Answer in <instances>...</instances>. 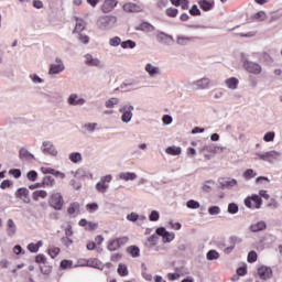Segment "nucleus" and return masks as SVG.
<instances>
[{
    "mask_svg": "<svg viewBox=\"0 0 282 282\" xmlns=\"http://www.w3.org/2000/svg\"><path fill=\"white\" fill-rule=\"evenodd\" d=\"M68 215H74L75 213H80V204L79 203H73L69 205L67 209Z\"/></svg>",
    "mask_w": 282,
    "mask_h": 282,
    "instance_id": "obj_33",
    "label": "nucleus"
},
{
    "mask_svg": "<svg viewBox=\"0 0 282 282\" xmlns=\"http://www.w3.org/2000/svg\"><path fill=\"white\" fill-rule=\"evenodd\" d=\"M17 197L22 199L24 204H30V191H28L25 187H21L17 191Z\"/></svg>",
    "mask_w": 282,
    "mask_h": 282,
    "instance_id": "obj_17",
    "label": "nucleus"
},
{
    "mask_svg": "<svg viewBox=\"0 0 282 282\" xmlns=\"http://www.w3.org/2000/svg\"><path fill=\"white\" fill-rule=\"evenodd\" d=\"M220 254L217 252V250H209L206 254V258L208 261H217L219 259Z\"/></svg>",
    "mask_w": 282,
    "mask_h": 282,
    "instance_id": "obj_34",
    "label": "nucleus"
},
{
    "mask_svg": "<svg viewBox=\"0 0 282 282\" xmlns=\"http://www.w3.org/2000/svg\"><path fill=\"white\" fill-rule=\"evenodd\" d=\"M118 177L123 182H135V180H138V174H135V172H121Z\"/></svg>",
    "mask_w": 282,
    "mask_h": 282,
    "instance_id": "obj_16",
    "label": "nucleus"
},
{
    "mask_svg": "<svg viewBox=\"0 0 282 282\" xmlns=\"http://www.w3.org/2000/svg\"><path fill=\"white\" fill-rule=\"evenodd\" d=\"M72 265H73L72 260H62L61 262V268H63V270H67L72 268Z\"/></svg>",
    "mask_w": 282,
    "mask_h": 282,
    "instance_id": "obj_57",
    "label": "nucleus"
},
{
    "mask_svg": "<svg viewBox=\"0 0 282 282\" xmlns=\"http://www.w3.org/2000/svg\"><path fill=\"white\" fill-rule=\"evenodd\" d=\"M218 184L220 186V188H235V186H237V180L235 178H230V177H223L219 178Z\"/></svg>",
    "mask_w": 282,
    "mask_h": 282,
    "instance_id": "obj_10",
    "label": "nucleus"
},
{
    "mask_svg": "<svg viewBox=\"0 0 282 282\" xmlns=\"http://www.w3.org/2000/svg\"><path fill=\"white\" fill-rule=\"evenodd\" d=\"M35 261H36V263H42V265L47 263V259H45V256H43V254H37L35 257Z\"/></svg>",
    "mask_w": 282,
    "mask_h": 282,
    "instance_id": "obj_60",
    "label": "nucleus"
},
{
    "mask_svg": "<svg viewBox=\"0 0 282 282\" xmlns=\"http://www.w3.org/2000/svg\"><path fill=\"white\" fill-rule=\"evenodd\" d=\"M122 40L118 36L111 37L109 40V45H111V47H118V45H121Z\"/></svg>",
    "mask_w": 282,
    "mask_h": 282,
    "instance_id": "obj_42",
    "label": "nucleus"
},
{
    "mask_svg": "<svg viewBox=\"0 0 282 282\" xmlns=\"http://www.w3.org/2000/svg\"><path fill=\"white\" fill-rule=\"evenodd\" d=\"M118 23V17L116 15H101L97 20V28L99 30H111L113 25Z\"/></svg>",
    "mask_w": 282,
    "mask_h": 282,
    "instance_id": "obj_1",
    "label": "nucleus"
},
{
    "mask_svg": "<svg viewBox=\"0 0 282 282\" xmlns=\"http://www.w3.org/2000/svg\"><path fill=\"white\" fill-rule=\"evenodd\" d=\"M192 85L194 86V89H208V87H210V79L203 77L193 82Z\"/></svg>",
    "mask_w": 282,
    "mask_h": 282,
    "instance_id": "obj_11",
    "label": "nucleus"
},
{
    "mask_svg": "<svg viewBox=\"0 0 282 282\" xmlns=\"http://www.w3.org/2000/svg\"><path fill=\"white\" fill-rule=\"evenodd\" d=\"M133 106L130 104L122 105L119 109V113H121V122L129 124V122L133 118Z\"/></svg>",
    "mask_w": 282,
    "mask_h": 282,
    "instance_id": "obj_2",
    "label": "nucleus"
},
{
    "mask_svg": "<svg viewBox=\"0 0 282 282\" xmlns=\"http://www.w3.org/2000/svg\"><path fill=\"white\" fill-rule=\"evenodd\" d=\"M68 105H72L73 107H78L80 105H85L86 100L85 98L78 97L76 94H70L67 99Z\"/></svg>",
    "mask_w": 282,
    "mask_h": 282,
    "instance_id": "obj_12",
    "label": "nucleus"
},
{
    "mask_svg": "<svg viewBox=\"0 0 282 282\" xmlns=\"http://www.w3.org/2000/svg\"><path fill=\"white\" fill-rule=\"evenodd\" d=\"M52 102H56L58 100H63V95L61 93H52L50 96Z\"/></svg>",
    "mask_w": 282,
    "mask_h": 282,
    "instance_id": "obj_51",
    "label": "nucleus"
},
{
    "mask_svg": "<svg viewBox=\"0 0 282 282\" xmlns=\"http://www.w3.org/2000/svg\"><path fill=\"white\" fill-rule=\"evenodd\" d=\"M225 84L227 85L228 89H237V87L239 85V79H237L235 77H230L225 80Z\"/></svg>",
    "mask_w": 282,
    "mask_h": 282,
    "instance_id": "obj_27",
    "label": "nucleus"
},
{
    "mask_svg": "<svg viewBox=\"0 0 282 282\" xmlns=\"http://www.w3.org/2000/svg\"><path fill=\"white\" fill-rule=\"evenodd\" d=\"M54 178L52 176H44L42 180V186H47L48 188H52L54 186Z\"/></svg>",
    "mask_w": 282,
    "mask_h": 282,
    "instance_id": "obj_35",
    "label": "nucleus"
},
{
    "mask_svg": "<svg viewBox=\"0 0 282 282\" xmlns=\"http://www.w3.org/2000/svg\"><path fill=\"white\" fill-rule=\"evenodd\" d=\"M257 274L262 281H269L272 276V269L265 265L258 268Z\"/></svg>",
    "mask_w": 282,
    "mask_h": 282,
    "instance_id": "obj_9",
    "label": "nucleus"
},
{
    "mask_svg": "<svg viewBox=\"0 0 282 282\" xmlns=\"http://www.w3.org/2000/svg\"><path fill=\"white\" fill-rule=\"evenodd\" d=\"M209 215H219L221 213V208L219 206H212L208 208Z\"/></svg>",
    "mask_w": 282,
    "mask_h": 282,
    "instance_id": "obj_55",
    "label": "nucleus"
},
{
    "mask_svg": "<svg viewBox=\"0 0 282 282\" xmlns=\"http://www.w3.org/2000/svg\"><path fill=\"white\" fill-rule=\"evenodd\" d=\"M150 221H158L160 219V212L152 210L149 216Z\"/></svg>",
    "mask_w": 282,
    "mask_h": 282,
    "instance_id": "obj_50",
    "label": "nucleus"
},
{
    "mask_svg": "<svg viewBox=\"0 0 282 282\" xmlns=\"http://www.w3.org/2000/svg\"><path fill=\"white\" fill-rule=\"evenodd\" d=\"M156 41L166 45L173 41V37L164 32H160L156 34Z\"/></svg>",
    "mask_w": 282,
    "mask_h": 282,
    "instance_id": "obj_23",
    "label": "nucleus"
},
{
    "mask_svg": "<svg viewBox=\"0 0 282 282\" xmlns=\"http://www.w3.org/2000/svg\"><path fill=\"white\" fill-rule=\"evenodd\" d=\"M265 228H267V225H265V221L263 220L254 223L249 227L251 232H261V230H265Z\"/></svg>",
    "mask_w": 282,
    "mask_h": 282,
    "instance_id": "obj_22",
    "label": "nucleus"
},
{
    "mask_svg": "<svg viewBox=\"0 0 282 282\" xmlns=\"http://www.w3.org/2000/svg\"><path fill=\"white\" fill-rule=\"evenodd\" d=\"M19 155L21 160H34V154L30 153L25 148L20 149Z\"/></svg>",
    "mask_w": 282,
    "mask_h": 282,
    "instance_id": "obj_26",
    "label": "nucleus"
},
{
    "mask_svg": "<svg viewBox=\"0 0 282 282\" xmlns=\"http://www.w3.org/2000/svg\"><path fill=\"white\" fill-rule=\"evenodd\" d=\"M156 235L163 237V243H171L175 239V234L166 231L164 227L156 228Z\"/></svg>",
    "mask_w": 282,
    "mask_h": 282,
    "instance_id": "obj_7",
    "label": "nucleus"
},
{
    "mask_svg": "<svg viewBox=\"0 0 282 282\" xmlns=\"http://www.w3.org/2000/svg\"><path fill=\"white\" fill-rule=\"evenodd\" d=\"M162 122H163V124H166V126L173 124V117L170 115H164L162 117Z\"/></svg>",
    "mask_w": 282,
    "mask_h": 282,
    "instance_id": "obj_54",
    "label": "nucleus"
},
{
    "mask_svg": "<svg viewBox=\"0 0 282 282\" xmlns=\"http://www.w3.org/2000/svg\"><path fill=\"white\" fill-rule=\"evenodd\" d=\"M274 132H267L263 137L264 142H274Z\"/></svg>",
    "mask_w": 282,
    "mask_h": 282,
    "instance_id": "obj_53",
    "label": "nucleus"
},
{
    "mask_svg": "<svg viewBox=\"0 0 282 282\" xmlns=\"http://www.w3.org/2000/svg\"><path fill=\"white\" fill-rule=\"evenodd\" d=\"M68 158L70 162H74V164H78V162L83 161V154H80V152H73Z\"/></svg>",
    "mask_w": 282,
    "mask_h": 282,
    "instance_id": "obj_32",
    "label": "nucleus"
},
{
    "mask_svg": "<svg viewBox=\"0 0 282 282\" xmlns=\"http://www.w3.org/2000/svg\"><path fill=\"white\" fill-rule=\"evenodd\" d=\"M128 221H138L140 219V215L137 213H131L127 216Z\"/></svg>",
    "mask_w": 282,
    "mask_h": 282,
    "instance_id": "obj_58",
    "label": "nucleus"
},
{
    "mask_svg": "<svg viewBox=\"0 0 282 282\" xmlns=\"http://www.w3.org/2000/svg\"><path fill=\"white\" fill-rule=\"evenodd\" d=\"M42 274H51L52 273V265L44 263L40 267Z\"/></svg>",
    "mask_w": 282,
    "mask_h": 282,
    "instance_id": "obj_40",
    "label": "nucleus"
},
{
    "mask_svg": "<svg viewBox=\"0 0 282 282\" xmlns=\"http://www.w3.org/2000/svg\"><path fill=\"white\" fill-rule=\"evenodd\" d=\"M116 105H120V99L118 97H111L105 101L106 109H115Z\"/></svg>",
    "mask_w": 282,
    "mask_h": 282,
    "instance_id": "obj_25",
    "label": "nucleus"
},
{
    "mask_svg": "<svg viewBox=\"0 0 282 282\" xmlns=\"http://www.w3.org/2000/svg\"><path fill=\"white\" fill-rule=\"evenodd\" d=\"M127 241H129V238L127 237L112 240L108 245V250H110V252H115V250L120 248V243H127Z\"/></svg>",
    "mask_w": 282,
    "mask_h": 282,
    "instance_id": "obj_13",
    "label": "nucleus"
},
{
    "mask_svg": "<svg viewBox=\"0 0 282 282\" xmlns=\"http://www.w3.org/2000/svg\"><path fill=\"white\" fill-rule=\"evenodd\" d=\"M214 186H215V181H213V180L206 181L202 185V191H203V193H210V191H213Z\"/></svg>",
    "mask_w": 282,
    "mask_h": 282,
    "instance_id": "obj_30",
    "label": "nucleus"
},
{
    "mask_svg": "<svg viewBox=\"0 0 282 282\" xmlns=\"http://www.w3.org/2000/svg\"><path fill=\"white\" fill-rule=\"evenodd\" d=\"M159 237L158 235H152L148 238V248L153 249L155 248V246H158V241H159Z\"/></svg>",
    "mask_w": 282,
    "mask_h": 282,
    "instance_id": "obj_31",
    "label": "nucleus"
},
{
    "mask_svg": "<svg viewBox=\"0 0 282 282\" xmlns=\"http://www.w3.org/2000/svg\"><path fill=\"white\" fill-rule=\"evenodd\" d=\"M85 63L89 67H100L102 65L100 59L94 57V55H91V54H86L85 55Z\"/></svg>",
    "mask_w": 282,
    "mask_h": 282,
    "instance_id": "obj_15",
    "label": "nucleus"
},
{
    "mask_svg": "<svg viewBox=\"0 0 282 282\" xmlns=\"http://www.w3.org/2000/svg\"><path fill=\"white\" fill-rule=\"evenodd\" d=\"M253 19H256V21H265L267 15L264 11H259L253 15Z\"/></svg>",
    "mask_w": 282,
    "mask_h": 282,
    "instance_id": "obj_48",
    "label": "nucleus"
},
{
    "mask_svg": "<svg viewBox=\"0 0 282 282\" xmlns=\"http://www.w3.org/2000/svg\"><path fill=\"white\" fill-rule=\"evenodd\" d=\"M50 72H65V64L57 58L55 63L51 65Z\"/></svg>",
    "mask_w": 282,
    "mask_h": 282,
    "instance_id": "obj_24",
    "label": "nucleus"
},
{
    "mask_svg": "<svg viewBox=\"0 0 282 282\" xmlns=\"http://www.w3.org/2000/svg\"><path fill=\"white\" fill-rule=\"evenodd\" d=\"M189 14H192V17H200L202 15V11H199V9L197 8V6H193L189 10Z\"/></svg>",
    "mask_w": 282,
    "mask_h": 282,
    "instance_id": "obj_52",
    "label": "nucleus"
},
{
    "mask_svg": "<svg viewBox=\"0 0 282 282\" xmlns=\"http://www.w3.org/2000/svg\"><path fill=\"white\" fill-rule=\"evenodd\" d=\"M229 243L230 246L225 248L224 250L225 254H230V252L235 250V247L237 246V243H241V239L239 237L234 236L229 239Z\"/></svg>",
    "mask_w": 282,
    "mask_h": 282,
    "instance_id": "obj_19",
    "label": "nucleus"
},
{
    "mask_svg": "<svg viewBox=\"0 0 282 282\" xmlns=\"http://www.w3.org/2000/svg\"><path fill=\"white\" fill-rule=\"evenodd\" d=\"M118 273L120 274V276H127V274H129V270L124 264H119Z\"/></svg>",
    "mask_w": 282,
    "mask_h": 282,
    "instance_id": "obj_45",
    "label": "nucleus"
},
{
    "mask_svg": "<svg viewBox=\"0 0 282 282\" xmlns=\"http://www.w3.org/2000/svg\"><path fill=\"white\" fill-rule=\"evenodd\" d=\"M28 180H30V182H36L37 177H39V173H36V171H30L26 174Z\"/></svg>",
    "mask_w": 282,
    "mask_h": 282,
    "instance_id": "obj_49",
    "label": "nucleus"
},
{
    "mask_svg": "<svg viewBox=\"0 0 282 282\" xmlns=\"http://www.w3.org/2000/svg\"><path fill=\"white\" fill-rule=\"evenodd\" d=\"M165 153H167V155H181L182 148L172 145V147L166 148Z\"/></svg>",
    "mask_w": 282,
    "mask_h": 282,
    "instance_id": "obj_28",
    "label": "nucleus"
},
{
    "mask_svg": "<svg viewBox=\"0 0 282 282\" xmlns=\"http://www.w3.org/2000/svg\"><path fill=\"white\" fill-rule=\"evenodd\" d=\"M42 153H45L46 155H52V158H56V155H58V150L53 142L44 141L42 143Z\"/></svg>",
    "mask_w": 282,
    "mask_h": 282,
    "instance_id": "obj_5",
    "label": "nucleus"
},
{
    "mask_svg": "<svg viewBox=\"0 0 282 282\" xmlns=\"http://www.w3.org/2000/svg\"><path fill=\"white\" fill-rule=\"evenodd\" d=\"M186 206H187V208H192L195 210V209L199 208L200 205H199V202H197L195 199H191L186 203Z\"/></svg>",
    "mask_w": 282,
    "mask_h": 282,
    "instance_id": "obj_44",
    "label": "nucleus"
},
{
    "mask_svg": "<svg viewBox=\"0 0 282 282\" xmlns=\"http://www.w3.org/2000/svg\"><path fill=\"white\" fill-rule=\"evenodd\" d=\"M186 41H193V37L180 36L177 37L178 45H185Z\"/></svg>",
    "mask_w": 282,
    "mask_h": 282,
    "instance_id": "obj_61",
    "label": "nucleus"
},
{
    "mask_svg": "<svg viewBox=\"0 0 282 282\" xmlns=\"http://www.w3.org/2000/svg\"><path fill=\"white\" fill-rule=\"evenodd\" d=\"M165 14L167 17H171L172 19H175V17H177L178 14V11L175 8H170V9H166Z\"/></svg>",
    "mask_w": 282,
    "mask_h": 282,
    "instance_id": "obj_46",
    "label": "nucleus"
},
{
    "mask_svg": "<svg viewBox=\"0 0 282 282\" xmlns=\"http://www.w3.org/2000/svg\"><path fill=\"white\" fill-rule=\"evenodd\" d=\"M48 254L52 259H55V257H58V254H61V248L54 247V248L50 249Z\"/></svg>",
    "mask_w": 282,
    "mask_h": 282,
    "instance_id": "obj_43",
    "label": "nucleus"
},
{
    "mask_svg": "<svg viewBox=\"0 0 282 282\" xmlns=\"http://www.w3.org/2000/svg\"><path fill=\"white\" fill-rule=\"evenodd\" d=\"M7 235L14 237L17 235V224L12 219L7 220Z\"/></svg>",
    "mask_w": 282,
    "mask_h": 282,
    "instance_id": "obj_21",
    "label": "nucleus"
},
{
    "mask_svg": "<svg viewBox=\"0 0 282 282\" xmlns=\"http://www.w3.org/2000/svg\"><path fill=\"white\" fill-rule=\"evenodd\" d=\"M256 155L259 158V160H262L263 162H270L272 164V162H276V160L281 158V152L272 150L264 153L257 152Z\"/></svg>",
    "mask_w": 282,
    "mask_h": 282,
    "instance_id": "obj_3",
    "label": "nucleus"
},
{
    "mask_svg": "<svg viewBox=\"0 0 282 282\" xmlns=\"http://www.w3.org/2000/svg\"><path fill=\"white\" fill-rule=\"evenodd\" d=\"M263 204V199H261V196L253 194L245 199V205L247 208H261V205Z\"/></svg>",
    "mask_w": 282,
    "mask_h": 282,
    "instance_id": "obj_4",
    "label": "nucleus"
},
{
    "mask_svg": "<svg viewBox=\"0 0 282 282\" xmlns=\"http://www.w3.org/2000/svg\"><path fill=\"white\" fill-rule=\"evenodd\" d=\"M227 210H228V213L230 215H237V213H239V206L237 204H235V203H230L228 205V209Z\"/></svg>",
    "mask_w": 282,
    "mask_h": 282,
    "instance_id": "obj_38",
    "label": "nucleus"
},
{
    "mask_svg": "<svg viewBox=\"0 0 282 282\" xmlns=\"http://www.w3.org/2000/svg\"><path fill=\"white\" fill-rule=\"evenodd\" d=\"M63 204H65V202L63 200V195H61V193H55L51 196L50 206L55 210H61L63 208Z\"/></svg>",
    "mask_w": 282,
    "mask_h": 282,
    "instance_id": "obj_6",
    "label": "nucleus"
},
{
    "mask_svg": "<svg viewBox=\"0 0 282 282\" xmlns=\"http://www.w3.org/2000/svg\"><path fill=\"white\" fill-rule=\"evenodd\" d=\"M128 252L129 254H131V257H140V248H138L137 246L129 247Z\"/></svg>",
    "mask_w": 282,
    "mask_h": 282,
    "instance_id": "obj_39",
    "label": "nucleus"
},
{
    "mask_svg": "<svg viewBox=\"0 0 282 282\" xmlns=\"http://www.w3.org/2000/svg\"><path fill=\"white\" fill-rule=\"evenodd\" d=\"M96 127H98V123H86L84 124V129L88 131L89 133H94L96 131Z\"/></svg>",
    "mask_w": 282,
    "mask_h": 282,
    "instance_id": "obj_47",
    "label": "nucleus"
},
{
    "mask_svg": "<svg viewBox=\"0 0 282 282\" xmlns=\"http://www.w3.org/2000/svg\"><path fill=\"white\" fill-rule=\"evenodd\" d=\"M96 228H98V223H88V225L86 226V230H96Z\"/></svg>",
    "mask_w": 282,
    "mask_h": 282,
    "instance_id": "obj_64",
    "label": "nucleus"
},
{
    "mask_svg": "<svg viewBox=\"0 0 282 282\" xmlns=\"http://www.w3.org/2000/svg\"><path fill=\"white\" fill-rule=\"evenodd\" d=\"M123 10L124 12H142V6L128 2L123 4Z\"/></svg>",
    "mask_w": 282,
    "mask_h": 282,
    "instance_id": "obj_20",
    "label": "nucleus"
},
{
    "mask_svg": "<svg viewBox=\"0 0 282 282\" xmlns=\"http://www.w3.org/2000/svg\"><path fill=\"white\" fill-rule=\"evenodd\" d=\"M117 6L118 0H105L101 4V12H104V14H109V12H113V10H116Z\"/></svg>",
    "mask_w": 282,
    "mask_h": 282,
    "instance_id": "obj_8",
    "label": "nucleus"
},
{
    "mask_svg": "<svg viewBox=\"0 0 282 282\" xmlns=\"http://www.w3.org/2000/svg\"><path fill=\"white\" fill-rule=\"evenodd\" d=\"M121 47L123 50H133V47H135V42L132 40H127L124 42H121Z\"/></svg>",
    "mask_w": 282,
    "mask_h": 282,
    "instance_id": "obj_37",
    "label": "nucleus"
},
{
    "mask_svg": "<svg viewBox=\"0 0 282 282\" xmlns=\"http://www.w3.org/2000/svg\"><path fill=\"white\" fill-rule=\"evenodd\" d=\"M248 261H249V263H254V261H257V252L256 251H250L249 252Z\"/></svg>",
    "mask_w": 282,
    "mask_h": 282,
    "instance_id": "obj_59",
    "label": "nucleus"
},
{
    "mask_svg": "<svg viewBox=\"0 0 282 282\" xmlns=\"http://www.w3.org/2000/svg\"><path fill=\"white\" fill-rule=\"evenodd\" d=\"M46 197H47V192L45 189L33 192L34 202H39V199H45Z\"/></svg>",
    "mask_w": 282,
    "mask_h": 282,
    "instance_id": "obj_29",
    "label": "nucleus"
},
{
    "mask_svg": "<svg viewBox=\"0 0 282 282\" xmlns=\"http://www.w3.org/2000/svg\"><path fill=\"white\" fill-rule=\"evenodd\" d=\"M107 188H109V184L107 183L100 181L96 184V191H98V193H107Z\"/></svg>",
    "mask_w": 282,
    "mask_h": 282,
    "instance_id": "obj_36",
    "label": "nucleus"
},
{
    "mask_svg": "<svg viewBox=\"0 0 282 282\" xmlns=\"http://www.w3.org/2000/svg\"><path fill=\"white\" fill-rule=\"evenodd\" d=\"M86 208L89 213H96V210H98V204L97 203L87 204Z\"/></svg>",
    "mask_w": 282,
    "mask_h": 282,
    "instance_id": "obj_56",
    "label": "nucleus"
},
{
    "mask_svg": "<svg viewBox=\"0 0 282 282\" xmlns=\"http://www.w3.org/2000/svg\"><path fill=\"white\" fill-rule=\"evenodd\" d=\"M198 6L203 12H210L213 8H215V1H208V0H199Z\"/></svg>",
    "mask_w": 282,
    "mask_h": 282,
    "instance_id": "obj_18",
    "label": "nucleus"
},
{
    "mask_svg": "<svg viewBox=\"0 0 282 282\" xmlns=\"http://www.w3.org/2000/svg\"><path fill=\"white\" fill-rule=\"evenodd\" d=\"M267 206H268V208H273V210H274V209L279 208V202H276V199H274V198H271L270 203Z\"/></svg>",
    "mask_w": 282,
    "mask_h": 282,
    "instance_id": "obj_62",
    "label": "nucleus"
},
{
    "mask_svg": "<svg viewBox=\"0 0 282 282\" xmlns=\"http://www.w3.org/2000/svg\"><path fill=\"white\" fill-rule=\"evenodd\" d=\"M87 28V23L82 18H75V29L73 34H80Z\"/></svg>",
    "mask_w": 282,
    "mask_h": 282,
    "instance_id": "obj_14",
    "label": "nucleus"
},
{
    "mask_svg": "<svg viewBox=\"0 0 282 282\" xmlns=\"http://www.w3.org/2000/svg\"><path fill=\"white\" fill-rule=\"evenodd\" d=\"M257 174L254 173V170L248 169L243 172L242 177H245V180H252V177H254Z\"/></svg>",
    "mask_w": 282,
    "mask_h": 282,
    "instance_id": "obj_41",
    "label": "nucleus"
},
{
    "mask_svg": "<svg viewBox=\"0 0 282 282\" xmlns=\"http://www.w3.org/2000/svg\"><path fill=\"white\" fill-rule=\"evenodd\" d=\"M30 78L35 84L43 83V78L39 77V75H36V74H31Z\"/></svg>",
    "mask_w": 282,
    "mask_h": 282,
    "instance_id": "obj_63",
    "label": "nucleus"
}]
</instances>
